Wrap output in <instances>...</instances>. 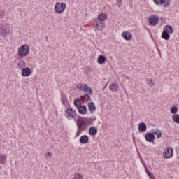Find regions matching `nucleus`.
Wrapping results in <instances>:
<instances>
[{
    "instance_id": "obj_1",
    "label": "nucleus",
    "mask_w": 179,
    "mask_h": 179,
    "mask_svg": "<svg viewBox=\"0 0 179 179\" xmlns=\"http://www.w3.org/2000/svg\"><path fill=\"white\" fill-rule=\"evenodd\" d=\"M76 124L77 127V131L74 136L75 139L80 136L82 132L83 131H86L87 129L88 125H92L94 121H96V117L94 118H88V117H83L78 116V119H75Z\"/></svg>"
},
{
    "instance_id": "obj_2",
    "label": "nucleus",
    "mask_w": 179,
    "mask_h": 179,
    "mask_svg": "<svg viewBox=\"0 0 179 179\" xmlns=\"http://www.w3.org/2000/svg\"><path fill=\"white\" fill-rule=\"evenodd\" d=\"M30 52V46L29 45H22L18 48L19 57H27Z\"/></svg>"
},
{
    "instance_id": "obj_3",
    "label": "nucleus",
    "mask_w": 179,
    "mask_h": 179,
    "mask_svg": "<svg viewBox=\"0 0 179 179\" xmlns=\"http://www.w3.org/2000/svg\"><path fill=\"white\" fill-rule=\"evenodd\" d=\"M65 9H66V4L65 3L57 2L55 5L54 10L55 13H57L58 15L64 13V12H65Z\"/></svg>"
},
{
    "instance_id": "obj_4",
    "label": "nucleus",
    "mask_w": 179,
    "mask_h": 179,
    "mask_svg": "<svg viewBox=\"0 0 179 179\" xmlns=\"http://www.w3.org/2000/svg\"><path fill=\"white\" fill-rule=\"evenodd\" d=\"M10 29H9V24H3L0 27V34L3 38H6L8 36H9L10 33Z\"/></svg>"
},
{
    "instance_id": "obj_5",
    "label": "nucleus",
    "mask_w": 179,
    "mask_h": 179,
    "mask_svg": "<svg viewBox=\"0 0 179 179\" xmlns=\"http://www.w3.org/2000/svg\"><path fill=\"white\" fill-rule=\"evenodd\" d=\"M173 148L166 147L164 148L163 152V157L164 159H171V157H173Z\"/></svg>"
},
{
    "instance_id": "obj_6",
    "label": "nucleus",
    "mask_w": 179,
    "mask_h": 179,
    "mask_svg": "<svg viewBox=\"0 0 179 179\" xmlns=\"http://www.w3.org/2000/svg\"><path fill=\"white\" fill-rule=\"evenodd\" d=\"M150 26H157L159 23V17L157 15H150L148 17Z\"/></svg>"
},
{
    "instance_id": "obj_7",
    "label": "nucleus",
    "mask_w": 179,
    "mask_h": 179,
    "mask_svg": "<svg viewBox=\"0 0 179 179\" xmlns=\"http://www.w3.org/2000/svg\"><path fill=\"white\" fill-rule=\"evenodd\" d=\"M94 27L96 30L101 31V30H103L104 27H106V24L102 21L95 19L94 22Z\"/></svg>"
},
{
    "instance_id": "obj_8",
    "label": "nucleus",
    "mask_w": 179,
    "mask_h": 179,
    "mask_svg": "<svg viewBox=\"0 0 179 179\" xmlns=\"http://www.w3.org/2000/svg\"><path fill=\"white\" fill-rule=\"evenodd\" d=\"M144 138L147 142L155 143V139H156V135H155L153 132H148L145 134Z\"/></svg>"
},
{
    "instance_id": "obj_9",
    "label": "nucleus",
    "mask_w": 179,
    "mask_h": 179,
    "mask_svg": "<svg viewBox=\"0 0 179 179\" xmlns=\"http://www.w3.org/2000/svg\"><path fill=\"white\" fill-rule=\"evenodd\" d=\"M155 5H162L164 8H169L170 5V0H153Z\"/></svg>"
},
{
    "instance_id": "obj_10",
    "label": "nucleus",
    "mask_w": 179,
    "mask_h": 179,
    "mask_svg": "<svg viewBox=\"0 0 179 179\" xmlns=\"http://www.w3.org/2000/svg\"><path fill=\"white\" fill-rule=\"evenodd\" d=\"M66 114L68 115L67 118L69 120H70L71 118L72 120H73V119H75V117H76V110H74L73 108H67L66 110Z\"/></svg>"
},
{
    "instance_id": "obj_11",
    "label": "nucleus",
    "mask_w": 179,
    "mask_h": 179,
    "mask_svg": "<svg viewBox=\"0 0 179 179\" xmlns=\"http://www.w3.org/2000/svg\"><path fill=\"white\" fill-rule=\"evenodd\" d=\"M21 75L24 77L30 76V75H31V69L30 67L23 68L21 71Z\"/></svg>"
},
{
    "instance_id": "obj_12",
    "label": "nucleus",
    "mask_w": 179,
    "mask_h": 179,
    "mask_svg": "<svg viewBox=\"0 0 179 179\" xmlns=\"http://www.w3.org/2000/svg\"><path fill=\"white\" fill-rule=\"evenodd\" d=\"M146 129H148V126L146 125V123L145 122H141L138 124V131L139 134L142 132H146Z\"/></svg>"
},
{
    "instance_id": "obj_13",
    "label": "nucleus",
    "mask_w": 179,
    "mask_h": 179,
    "mask_svg": "<svg viewBox=\"0 0 179 179\" xmlns=\"http://www.w3.org/2000/svg\"><path fill=\"white\" fill-rule=\"evenodd\" d=\"M122 37L125 39L126 41H129V40H132V34L126 31L122 33Z\"/></svg>"
},
{
    "instance_id": "obj_14",
    "label": "nucleus",
    "mask_w": 179,
    "mask_h": 179,
    "mask_svg": "<svg viewBox=\"0 0 179 179\" xmlns=\"http://www.w3.org/2000/svg\"><path fill=\"white\" fill-rule=\"evenodd\" d=\"M8 163V156L6 154H0V164L5 166Z\"/></svg>"
},
{
    "instance_id": "obj_15",
    "label": "nucleus",
    "mask_w": 179,
    "mask_h": 179,
    "mask_svg": "<svg viewBox=\"0 0 179 179\" xmlns=\"http://www.w3.org/2000/svg\"><path fill=\"white\" fill-rule=\"evenodd\" d=\"M88 132H89V134L91 136H96V135H97V132H99V131L97 130V127H91L89 129Z\"/></svg>"
},
{
    "instance_id": "obj_16",
    "label": "nucleus",
    "mask_w": 179,
    "mask_h": 179,
    "mask_svg": "<svg viewBox=\"0 0 179 179\" xmlns=\"http://www.w3.org/2000/svg\"><path fill=\"white\" fill-rule=\"evenodd\" d=\"M77 110H78L79 114H83L85 115V114L87 113V107H86L85 105H81V106L77 108Z\"/></svg>"
},
{
    "instance_id": "obj_17",
    "label": "nucleus",
    "mask_w": 179,
    "mask_h": 179,
    "mask_svg": "<svg viewBox=\"0 0 179 179\" xmlns=\"http://www.w3.org/2000/svg\"><path fill=\"white\" fill-rule=\"evenodd\" d=\"M80 142L83 145H86V143H89V136L87 135H83L80 138Z\"/></svg>"
},
{
    "instance_id": "obj_18",
    "label": "nucleus",
    "mask_w": 179,
    "mask_h": 179,
    "mask_svg": "<svg viewBox=\"0 0 179 179\" xmlns=\"http://www.w3.org/2000/svg\"><path fill=\"white\" fill-rule=\"evenodd\" d=\"M106 19H107V14L101 13V14L98 15L97 18H96L95 20H99V22H102L104 23V22H106Z\"/></svg>"
},
{
    "instance_id": "obj_19",
    "label": "nucleus",
    "mask_w": 179,
    "mask_h": 179,
    "mask_svg": "<svg viewBox=\"0 0 179 179\" xmlns=\"http://www.w3.org/2000/svg\"><path fill=\"white\" fill-rule=\"evenodd\" d=\"M76 87L80 91L84 90V92H87L89 89V87L86 84H78Z\"/></svg>"
},
{
    "instance_id": "obj_20",
    "label": "nucleus",
    "mask_w": 179,
    "mask_h": 179,
    "mask_svg": "<svg viewBox=\"0 0 179 179\" xmlns=\"http://www.w3.org/2000/svg\"><path fill=\"white\" fill-rule=\"evenodd\" d=\"M163 31L173 34V27L171 25H165L163 28Z\"/></svg>"
},
{
    "instance_id": "obj_21",
    "label": "nucleus",
    "mask_w": 179,
    "mask_h": 179,
    "mask_svg": "<svg viewBox=\"0 0 179 179\" xmlns=\"http://www.w3.org/2000/svg\"><path fill=\"white\" fill-rule=\"evenodd\" d=\"M106 56L103 55H100L99 57H98V59H97V63L99 64V65H103V64H106Z\"/></svg>"
},
{
    "instance_id": "obj_22",
    "label": "nucleus",
    "mask_w": 179,
    "mask_h": 179,
    "mask_svg": "<svg viewBox=\"0 0 179 179\" xmlns=\"http://www.w3.org/2000/svg\"><path fill=\"white\" fill-rule=\"evenodd\" d=\"M61 101L63 106H65L66 107L68 106V98H66V95H65V94H61Z\"/></svg>"
},
{
    "instance_id": "obj_23",
    "label": "nucleus",
    "mask_w": 179,
    "mask_h": 179,
    "mask_svg": "<svg viewBox=\"0 0 179 179\" xmlns=\"http://www.w3.org/2000/svg\"><path fill=\"white\" fill-rule=\"evenodd\" d=\"M118 84L115 83H113L110 86H109V90L111 92H118Z\"/></svg>"
},
{
    "instance_id": "obj_24",
    "label": "nucleus",
    "mask_w": 179,
    "mask_h": 179,
    "mask_svg": "<svg viewBox=\"0 0 179 179\" xmlns=\"http://www.w3.org/2000/svg\"><path fill=\"white\" fill-rule=\"evenodd\" d=\"M88 110L90 113H94V111H96V105L94 104V102L88 103Z\"/></svg>"
},
{
    "instance_id": "obj_25",
    "label": "nucleus",
    "mask_w": 179,
    "mask_h": 179,
    "mask_svg": "<svg viewBox=\"0 0 179 179\" xmlns=\"http://www.w3.org/2000/svg\"><path fill=\"white\" fill-rule=\"evenodd\" d=\"M161 38H163V40H166V41L170 40V34L164 32L163 31L161 35Z\"/></svg>"
},
{
    "instance_id": "obj_26",
    "label": "nucleus",
    "mask_w": 179,
    "mask_h": 179,
    "mask_svg": "<svg viewBox=\"0 0 179 179\" xmlns=\"http://www.w3.org/2000/svg\"><path fill=\"white\" fill-rule=\"evenodd\" d=\"M81 100L85 101H91L92 98H90V96L89 94H85V95H82L80 96Z\"/></svg>"
},
{
    "instance_id": "obj_27",
    "label": "nucleus",
    "mask_w": 179,
    "mask_h": 179,
    "mask_svg": "<svg viewBox=\"0 0 179 179\" xmlns=\"http://www.w3.org/2000/svg\"><path fill=\"white\" fill-rule=\"evenodd\" d=\"M73 104L77 109H78L82 106V103L80 102V100H79V99H75Z\"/></svg>"
},
{
    "instance_id": "obj_28",
    "label": "nucleus",
    "mask_w": 179,
    "mask_h": 179,
    "mask_svg": "<svg viewBox=\"0 0 179 179\" xmlns=\"http://www.w3.org/2000/svg\"><path fill=\"white\" fill-rule=\"evenodd\" d=\"M152 134H154V135H157V139H160L162 136V131L159 129H156V131L152 132Z\"/></svg>"
},
{
    "instance_id": "obj_29",
    "label": "nucleus",
    "mask_w": 179,
    "mask_h": 179,
    "mask_svg": "<svg viewBox=\"0 0 179 179\" xmlns=\"http://www.w3.org/2000/svg\"><path fill=\"white\" fill-rule=\"evenodd\" d=\"M18 68H20V69H23V68H24V66H26V62L24 61H21L18 63L17 64Z\"/></svg>"
},
{
    "instance_id": "obj_30",
    "label": "nucleus",
    "mask_w": 179,
    "mask_h": 179,
    "mask_svg": "<svg viewBox=\"0 0 179 179\" xmlns=\"http://www.w3.org/2000/svg\"><path fill=\"white\" fill-rule=\"evenodd\" d=\"M172 120L176 124H179V115H174L172 116Z\"/></svg>"
},
{
    "instance_id": "obj_31",
    "label": "nucleus",
    "mask_w": 179,
    "mask_h": 179,
    "mask_svg": "<svg viewBox=\"0 0 179 179\" xmlns=\"http://www.w3.org/2000/svg\"><path fill=\"white\" fill-rule=\"evenodd\" d=\"M177 111H178V108H177V106H172L171 108V113L172 114H177Z\"/></svg>"
},
{
    "instance_id": "obj_32",
    "label": "nucleus",
    "mask_w": 179,
    "mask_h": 179,
    "mask_svg": "<svg viewBox=\"0 0 179 179\" xmlns=\"http://www.w3.org/2000/svg\"><path fill=\"white\" fill-rule=\"evenodd\" d=\"M83 178V175L76 173L74 174V178L73 179H82Z\"/></svg>"
},
{
    "instance_id": "obj_33",
    "label": "nucleus",
    "mask_w": 179,
    "mask_h": 179,
    "mask_svg": "<svg viewBox=\"0 0 179 179\" xmlns=\"http://www.w3.org/2000/svg\"><path fill=\"white\" fill-rule=\"evenodd\" d=\"M148 83L150 87H153V80H152V78H150L148 80Z\"/></svg>"
},
{
    "instance_id": "obj_34",
    "label": "nucleus",
    "mask_w": 179,
    "mask_h": 179,
    "mask_svg": "<svg viewBox=\"0 0 179 179\" xmlns=\"http://www.w3.org/2000/svg\"><path fill=\"white\" fill-rule=\"evenodd\" d=\"M0 17L1 19H3V17H5V10H0Z\"/></svg>"
},
{
    "instance_id": "obj_35",
    "label": "nucleus",
    "mask_w": 179,
    "mask_h": 179,
    "mask_svg": "<svg viewBox=\"0 0 179 179\" xmlns=\"http://www.w3.org/2000/svg\"><path fill=\"white\" fill-rule=\"evenodd\" d=\"M146 174L148 176V177H150V179L155 178H153V173L150 172V171H148V172H146Z\"/></svg>"
},
{
    "instance_id": "obj_36",
    "label": "nucleus",
    "mask_w": 179,
    "mask_h": 179,
    "mask_svg": "<svg viewBox=\"0 0 179 179\" xmlns=\"http://www.w3.org/2000/svg\"><path fill=\"white\" fill-rule=\"evenodd\" d=\"M117 5L118 8H121L122 6V0H117Z\"/></svg>"
},
{
    "instance_id": "obj_37",
    "label": "nucleus",
    "mask_w": 179,
    "mask_h": 179,
    "mask_svg": "<svg viewBox=\"0 0 179 179\" xmlns=\"http://www.w3.org/2000/svg\"><path fill=\"white\" fill-rule=\"evenodd\" d=\"M139 156V159L141 160V162L142 163L143 166L146 165V163H145V161L143 160V159H142V157L141 156V155L138 154Z\"/></svg>"
},
{
    "instance_id": "obj_38",
    "label": "nucleus",
    "mask_w": 179,
    "mask_h": 179,
    "mask_svg": "<svg viewBox=\"0 0 179 179\" xmlns=\"http://www.w3.org/2000/svg\"><path fill=\"white\" fill-rule=\"evenodd\" d=\"M87 92L89 93V94L92 95L93 94V90L88 87V90Z\"/></svg>"
},
{
    "instance_id": "obj_39",
    "label": "nucleus",
    "mask_w": 179,
    "mask_h": 179,
    "mask_svg": "<svg viewBox=\"0 0 179 179\" xmlns=\"http://www.w3.org/2000/svg\"><path fill=\"white\" fill-rule=\"evenodd\" d=\"M45 157H50V159H51V157H52V154H51V152H49L45 154Z\"/></svg>"
},
{
    "instance_id": "obj_40",
    "label": "nucleus",
    "mask_w": 179,
    "mask_h": 179,
    "mask_svg": "<svg viewBox=\"0 0 179 179\" xmlns=\"http://www.w3.org/2000/svg\"><path fill=\"white\" fill-rule=\"evenodd\" d=\"M143 167L145 169V173H148V171H149V169H148V166L145 165H143Z\"/></svg>"
},
{
    "instance_id": "obj_41",
    "label": "nucleus",
    "mask_w": 179,
    "mask_h": 179,
    "mask_svg": "<svg viewBox=\"0 0 179 179\" xmlns=\"http://www.w3.org/2000/svg\"><path fill=\"white\" fill-rule=\"evenodd\" d=\"M158 52L159 54V55H162V53H160V50L158 49Z\"/></svg>"
},
{
    "instance_id": "obj_42",
    "label": "nucleus",
    "mask_w": 179,
    "mask_h": 179,
    "mask_svg": "<svg viewBox=\"0 0 179 179\" xmlns=\"http://www.w3.org/2000/svg\"><path fill=\"white\" fill-rule=\"evenodd\" d=\"M106 87H107V85H106V86L104 87V89H106Z\"/></svg>"
},
{
    "instance_id": "obj_43",
    "label": "nucleus",
    "mask_w": 179,
    "mask_h": 179,
    "mask_svg": "<svg viewBox=\"0 0 179 179\" xmlns=\"http://www.w3.org/2000/svg\"><path fill=\"white\" fill-rule=\"evenodd\" d=\"M0 170H1V165H0Z\"/></svg>"
},
{
    "instance_id": "obj_44",
    "label": "nucleus",
    "mask_w": 179,
    "mask_h": 179,
    "mask_svg": "<svg viewBox=\"0 0 179 179\" xmlns=\"http://www.w3.org/2000/svg\"><path fill=\"white\" fill-rule=\"evenodd\" d=\"M152 179H155V178H152Z\"/></svg>"
}]
</instances>
